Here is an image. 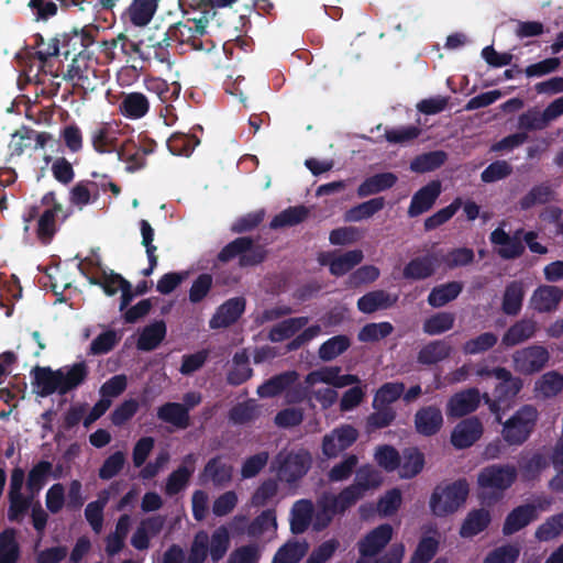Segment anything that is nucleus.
I'll return each mask as SVG.
<instances>
[{
	"mask_svg": "<svg viewBox=\"0 0 563 563\" xmlns=\"http://www.w3.org/2000/svg\"><path fill=\"white\" fill-rule=\"evenodd\" d=\"M117 155L121 162L126 163L128 172H136L146 165L145 156L132 140L124 141Z\"/></svg>",
	"mask_w": 563,
	"mask_h": 563,
	"instance_id": "42",
	"label": "nucleus"
},
{
	"mask_svg": "<svg viewBox=\"0 0 563 563\" xmlns=\"http://www.w3.org/2000/svg\"><path fill=\"white\" fill-rule=\"evenodd\" d=\"M229 420L234 424H246L258 417V406L250 399L234 405L228 413Z\"/></svg>",
	"mask_w": 563,
	"mask_h": 563,
	"instance_id": "56",
	"label": "nucleus"
},
{
	"mask_svg": "<svg viewBox=\"0 0 563 563\" xmlns=\"http://www.w3.org/2000/svg\"><path fill=\"white\" fill-rule=\"evenodd\" d=\"M148 110V100L141 92H130L125 95L120 103L121 113L130 119L143 118Z\"/></svg>",
	"mask_w": 563,
	"mask_h": 563,
	"instance_id": "40",
	"label": "nucleus"
},
{
	"mask_svg": "<svg viewBox=\"0 0 563 563\" xmlns=\"http://www.w3.org/2000/svg\"><path fill=\"white\" fill-rule=\"evenodd\" d=\"M438 258L434 254L417 256L410 260L402 269L405 279L424 280L434 275Z\"/></svg>",
	"mask_w": 563,
	"mask_h": 563,
	"instance_id": "22",
	"label": "nucleus"
},
{
	"mask_svg": "<svg viewBox=\"0 0 563 563\" xmlns=\"http://www.w3.org/2000/svg\"><path fill=\"white\" fill-rule=\"evenodd\" d=\"M245 310V299L235 297L223 302L210 320V328H228L235 323Z\"/></svg>",
	"mask_w": 563,
	"mask_h": 563,
	"instance_id": "19",
	"label": "nucleus"
},
{
	"mask_svg": "<svg viewBox=\"0 0 563 563\" xmlns=\"http://www.w3.org/2000/svg\"><path fill=\"white\" fill-rule=\"evenodd\" d=\"M232 471V466L223 462L221 455H217L207 462L200 475V479L202 483L205 479H209L213 485L221 486L231 481Z\"/></svg>",
	"mask_w": 563,
	"mask_h": 563,
	"instance_id": "31",
	"label": "nucleus"
},
{
	"mask_svg": "<svg viewBox=\"0 0 563 563\" xmlns=\"http://www.w3.org/2000/svg\"><path fill=\"white\" fill-rule=\"evenodd\" d=\"M538 324L533 319L523 318L511 324L501 338V345L512 347L536 335Z\"/></svg>",
	"mask_w": 563,
	"mask_h": 563,
	"instance_id": "21",
	"label": "nucleus"
},
{
	"mask_svg": "<svg viewBox=\"0 0 563 563\" xmlns=\"http://www.w3.org/2000/svg\"><path fill=\"white\" fill-rule=\"evenodd\" d=\"M492 522V515L486 508L472 509L463 520L460 528L462 538H473L485 531Z\"/></svg>",
	"mask_w": 563,
	"mask_h": 563,
	"instance_id": "26",
	"label": "nucleus"
},
{
	"mask_svg": "<svg viewBox=\"0 0 563 563\" xmlns=\"http://www.w3.org/2000/svg\"><path fill=\"white\" fill-rule=\"evenodd\" d=\"M563 298V290L558 286L541 285L532 294L531 307L539 312L555 310Z\"/></svg>",
	"mask_w": 563,
	"mask_h": 563,
	"instance_id": "23",
	"label": "nucleus"
},
{
	"mask_svg": "<svg viewBox=\"0 0 563 563\" xmlns=\"http://www.w3.org/2000/svg\"><path fill=\"white\" fill-rule=\"evenodd\" d=\"M60 212H63V206H55L45 209L40 216L37 221L36 235L42 244H49L53 240L57 231L56 219Z\"/></svg>",
	"mask_w": 563,
	"mask_h": 563,
	"instance_id": "36",
	"label": "nucleus"
},
{
	"mask_svg": "<svg viewBox=\"0 0 563 563\" xmlns=\"http://www.w3.org/2000/svg\"><path fill=\"white\" fill-rule=\"evenodd\" d=\"M539 514H536L534 507L531 504L517 506L506 516L503 533L511 536L537 520Z\"/></svg>",
	"mask_w": 563,
	"mask_h": 563,
	"instance_id": "20",
	"label": "nucleus"
},
{
	"mask_svg": "<svg viewBox=\"0 0 563 563\" xmlns=\"http://www.w3.org/2000/svg\"><path fill=\"white\" fill-rule=\"evenodd\" d=\"M483 434V424L477 417L461 420L453 429L451 443L455 449L472 446Z\"/></svg>",
	"mask_w": 563,
	"mask_h": 563,
	"instance_id": "14",
	"label": "nucleus"
},
{
	"mask_svg": "<svg viewBox=\"0 0 563 563\" xmlns=\"http://www.w3.org/2000/svg\"><path fill=\"white\" fill-rule=\"evenodd\" d=\"M385 207V198L376 197L352 207L345 212L344 219L349 222H358L373 217Z\"/></svg>",
	"mask_w": 563,
	"mask_h": 563,
	"instance_id": "44",
	"label": "nucleus"
},
{
	"mask_svg": "<svg viewBox=\"0 0 563 563\" xmlns=\"http://www.w3.org/2000/svg\"><path fill=\"white\" fill-rule=\"evenodd\" d=\"M341 490L338 495L323 493L317 500V511L313 519V528L322 531L330 526L336 515H344L354 505L346 501Z\"/></svg>",
	"mask_w": 563,
	"mask_h": 563,
	"instance_id": "7",
	"label": "nucleus"
},
{
	"mask_svg": "<svg viewBox=\"0 0 563 563\" xmlns=\"http://www.w3.org/2000/svg\"><path fill=\"white\" fill-rule=\"evenodd\" d=\"M20 547L13 529L0 532V563H18Z\"/></svg>",
	"mask_w": 563,
	"mask_h": 563,
	"instance_id": "55",
	"label": "nucleus"
},
{
	"mask_svg": "<svg viewBox=\"0 0 563 563\" xmlns=\"http://www.w3.org/2000/svg\"><path fill=\"white\" fill-rule=\"evenodd\" d=\"M299 375L296 371H287L265 380L262 385L257 387V395L261 398H273L290 387L298 379Z\"/></svg>",
	"mask_w": 563,
	"mask_h": 563,
	"instance_id": "25",
	"label": "nucleus"
},
{
	"mask_svg": "<svg viewBox=\"0 0 563 563\" xmlns=\"http://www.w3.org/2000/svg\"><path fill=\"white\" fill-rule=\"evenodd\" d=\"M34 496L31 493L27 496L23 494L8 495V520L10 522H20L31 508Z\"/></svg>",
	"mask_w": 563,
	"mask_h": 563,
	"instance_id": "60",
	"label": "nucleus"
},
{
	"mask_svg": "<svg viewBox=\"0 0 563 563\" xmlns=\"http://www.w3.org/2000/svg\"><path fill=\"white\" fill-rule=\"evenodd\" d=\"M96 70L90 66V57L79 55L77 58H73L64 79L74 81V86L81 88L85 91H92L95 86L91 77H96Z\"/></svg>",
	"mask_w": 563,
	"mask_h": 563,
	"instance_id": "17",
	"label": "nucleus"
},
{
	"mask_svg": "<svg viewBox=\"0 0 563 563\" xmlns=\"http://www.w3.org/2000/svg\"><path fill=\"white\" fill-rule=\"evenodd\" d=\"M158 0H132L128 8L130 21L135 26L146 25L157 10Z\"/></svg>",
	"mask_w": 563,
	"mask_h": 563,
	"instance_id": "38",
	"label": "nucleus"
},
{
	"mask_svg": "<svg viewBox=\"0 0 563 563\" xmlns=\"http://www.w3.org/2000/svg\"><path fill=\"white\" fill-rule=\"evenodd\" d=\"M375 409L366 419V429L368 432L386 428L396 419V411L391 406H380L373 402Z\"/></svg>",
	"mask_w": 563,
	"mask_h": 563,
	"instance_id": "57",
	"label": "nucleus"
},
{
	"mask_svg": "<svg viewBox=\"0 0 563 563\" xmlns=\"http://www.w3.org/2000/svg\"><path fill=\"white\" fill-rule=\"evenodd\" d=\"M424 455L417 448H409L404 451L402 461L400 460V476L402 478H412L423 468Z\"/></svg>",
	"mask_w": 563,
	"mask_h": 563,
	"instance_id": "49",
	"label": "nucleus"
},
{
	"mask_svg": "<svg viewBox=\"0 0 563 563\" xmlns=\"http://www.w3.org/2000/svg\"><path fill=\"white\" fill-rule=\"evenodd\" d=\"M441 194V184L439 180H432L426 186L421 187L413 194L409 208L408 216L410 218L418 217L432 208L435 200Z\"/></svg>",
	"mask_w": 563,
	"mask_h": 563,
	"instance_id": "18",
	"label": "nucleus"
},
{
	"mask_svg": "<svg viewBox=\"0 0 563 563\" xmlns=\"http://www.w3.org/2000/svg\"><path fill=\"white\" fill-rule=\"evenodd\" d=\"M398 300V296H391L385 290L378 289L369 291L357 299V309L366 314L374 313L377 310L391 308Z\"/></svg>",
	"mask_w": 563,
	"mask_h": 563,
	"instance_id": "27",
	"label": "nucleus"
},
{
	"mask_svg": "<svg viewBox=\"0 0 563 563\" xmlns=\"http://www.w3.org/2000/svg\"><path fill=\"white\" fill-rule=\"evenodd\" d=\"M470 484L465 477L448 484H439L434 487L429 507L433 516L446 517L456 512L467 500Z\"/></svg>",
	"mask_w": 563,
	"mask_h": 563,
	"instance_id": "3",
	"label": "nucleus"
},
{
	"mask_svg": "<svg viewBox=\"0 0 563 563\" xmlns=\"http://www.w3.org/2000/svg\"><path fill=\"white\" fill-rule=\"evenodd\" d=\"M497 334L494 332H484L473 339L467 340L463 344L462 351L465 355H476L492 350L497 344Z\"/></svg>",
	"mask_w": 563,
	"mask_h": 563,
	"instance_id": "59",
	"label": "nucleus"
},
{
	"mask_svg": "<svg viewBox=\"0 0 563 563\" xmlns=\"http://www.w3.org/2000/svg\"><path fill=\"white\" fill-rule=\"evenodd\" d=\"M307 551L308 544L306 541L290 540L277 550L272 563H298Z\"/></svg>",
	"mask_w": 563,
	"mask_h": 563,
	"instance_id": "46",
	"label": "nucleus"
},
{
	"mask_svg": "<svg viewBox=\"0 0 563 563\" xmlns=\"http://www.w3.org/2000/svg\"><path fill=\"white\" fill-rule=\"evenodd\" d=\"M308 322V317H296L283 320L271 329L268 340L275 343L283 342L295 335L299 330L306 327Z\"/></svg>",
	"mask_w": 563,
	"mask_h": 563,
	"instance_id": "39",
	"label": "nucleus"
},
{
	"mask_svg": "<svg viewBox=\"0 0 563 563\" xmlns=\"http://www.w3.org/2000/svg\"><path fill=\"white\" fill-rule=\"evenodd\" d=\"M539 412L532 405L521 406L510 418L501 422V437L509 445H522L532 434Z\"/></svg>",
	"mask_w": 563,
	"mask_h": 563,
	"instance_id": "4",
	"label": "nucleus"
},
{
	"mask_svg": "<svg viewBox=\"0 0 563 563\" xmlns=\"http://www.w3.org/2000/svg\"><path fill=\"white\" fill-rule=\"evenodd\" d=\"M525 288L522 282H510L504 291L501 310L507 316H517L522 309Z\"/></svg>",
	"mask_w": 563,
	"mask_h": 563,
	"instance_id": "35",
	"label": "nucleus"
},
{
	"mask_svg": "<svg viewBox=\"0 0 563 563\" xmlns=\"http://www.w3.org/2000/svg\"><path fill=\"white\" fill-rule=\"evenodd\" d=\"M383 483L382 474L371 464H364L355 470L354 482L342 489L344 499L355 505L371 489H376Z\"/></svg>",
	"mask_w": 563,
	"mask_h": 563,
	"instance_id": "8",
	"label": "nucleus"
},
{
	"mask_svg": "<svg viewBox=\"0 0 563 563\" xmlns=\"http://www.w3.org/2000/svg\"><path fill=\"white\" fill-rule=\"evenodd\" d=\"M309 216V209L306 206L288 207L271 221L272 229H280L285 227H294L303 222Z\"/></svg>",
	"mask_w": 563,
	"mask_h": 563,
	"instance_id": "45",
	"label": "nucleus"
},
{
	"mask_svg": "<svg viewBox=\"0 0 563 563\" xmlns=\"http://www.w3.org/2000/svg\"><path fill=\"white\" fill-rule=\"evenodd\" d=\"M350 346V338L344 334H339L323 342L319 347L318 354L322 361L330 362L343 354Z\"/></svg>",
	"mask_w": 563,
	"mask_h": 563,
	"instance_id": "50",
	"label": "nucleus"
},
{
	"mask_svg": "<svg viewBox=\"0 0 563 563\" xmlns=\"http://www.w3.org/2000/svg\"><path fill=\"white\" fill-rule=\"evenodd\" d=\"M448 159L446 152L442 150L431 151L417 155L410 163V169L423 174L440 168Z\"/></svg>",
	"mask_w": 563,
	"mask_h": 563,
	"instance_id": "41",
	"label": "nucleus"
},
{
	"mask_svg": "<svg viewBox=\"0 0 563 563\" xmlns=\"http://www.w3.org/2000/svg\"><path fill=\"white\" fill-rule=\"evenodd\" d=\"M313 515V505L309 499L297 500L290 511V530L301 534L309 528Z\"/></svg>",
	"mask_w": 563,
	"mask_h": 563,
	"instance_id": "34",
	"label": "nucleus"
},
{
	"mask_svg": "<svg viewBox=\"0 0 563 563\" xmlns=\"http://www.w3.org/2000/svg\"><path fill=\"white\" fill-rule=\"evenodd\" d=\"M230 547V534L225 526L218 527L209 539V554L213 562L220 561Z\"/></svg>",
	"mask_w": 563,
	"mask_h": 563,
	"instance_id": "58",
	"label": "nucleus"
},
{
	"mask_svg": "<svg viewBox=\"0 0 563 563\" xmlns=\"http://www.w3.org/2000/svg\"><path fill=\"white\" fill-rule=\"evenodd\" d=\"M157 418L170 423L178 429H187L190 426L188 407L179 402H165L157 408Z\"/></svg>",
	"mask_w": 563,
	"mask_h": 563,
	"instance_id": "29",
	"label": "nucleus"
},
{
	"mask_svg": "<svg viewBox=\"0 0 563 563\" xmlns=\"http://www.w3.org/2000/svg\"><path fill=\"white\" fill-rule=\"evenodd\" d=\"M475 261V253L473 249L462 246L454 247L448 251L441 257V263L448 269H455L459 267H465L473 264Z\"/></svg>",
	"mask_w": 563,
	"mask_h": 563,
	"instance_id": "53",
	"label": "nucleus"
},
{
	"mask_svg": "<svg viewBox=\"0 0 563 563\" xmlns=\"http://www.w3.org/2000/svg\"><path fill=\"white\" fill-rule=\"evenodd\" d=\"M166 323L164 320H157L143 328L136 341V347L140 351L155 350L166 336Z\"/></svg>",
	"mask_w": 563,
	"mask_h": 563,
	"instance_id": "33",
	"label": "nucleus"
},
{
	"mask_svg": "<svg viewBox=\"0 0 563 563\" xmlns=\"http://www.w3.org/2000/svg\"><path fill=\"white\" fill-rule=\"evenodd\" d=\"M53 464L48 461H40L29 472L26 478V489L32 495L41 492L52 474Z\"/></svg>",
	"mask_w": 563,
	"mask_h": 563,
	"instance_id": "47",
	"label": "nucleus"
},
{
	"mask_svg": "<svg viewBox=\"0 0 563 563\" xmlns=\"http://www.w3.org/2000/svg\"><path fill=\"white\" fill-rule=\"evenodd\" d=\"M495 379L498 380V384L494 388V396L498 399L509 401L515 398L522 388L521 378L515 377L506 367L497 366Z\"/></svg>",
	"mask_w": 563,
	"mask_h": 563,
	"instance_id": "24",
	"label": "nucleus"
},
{
	"mask_svg": "<svg viewBox=\"0 0 563 563\" xmlns=\"http://www.w3.org/2000/svg\"><path fill=\"white\" fill-rule=\"evenodd\" d=\"M481 401V395L477 388L454 394L448 401L446 413L452 418H462L474 412Z\"/></svg>",
	"mask_w": 563,
	"mask_h": 563,
	"instance_id": "16",
	"label": "nucleus"
},
{
	"mask_svg": "<svg viewBox=\"0 0 563 563\" xmlns=\"http://www.w3.org/2000/svg\"><path fill=\"white\" fill-rule=\"evenodd\" d=\"M119 131L113 129L109 123H104L96 129L91 134L92 147L100 154L113 153L118 154L120 145L118 142Z\"/></svg>",
	"mask_w": 563,
	"mask_h": 563,
	"instance_id": "28",
	"label": "nucleus"
},
{
	"mask_svg": "<svg viewBox=\"0 0 563 563\" xmlns=\"http://www.w3.org/2000/svg\"><path fill=\"white\" fill-rule=\"evenodd\" d=\"M554 191L549 183H541L533 186L520 200L519 206L522 210H529L536 205H545L553 199Z\"/></svg>",
	"mask_w": 563,
	"mask_h": 563,
	"instance_id": "48",
	"label": "nucleus"
},
{
	"mask_svg": "<svg viewBox=\"0 0 563 563\" xmlns=\"http://www.w3.org/2000/svg\"><path fill=\"white\" fill-rule=\"evenodd\" d=\"M397 179V176L390 172L379 173L369 176L364 181H362L361 185L357 187V196L361 198H365L390 189L391 187L395 186Z\"/></svg>",
	"mask_w": 563,
	"mask_h": 563,
	"instance_id": "32",
	"label": "nucleus"
},
{
	"mask_svg": "<svg viewBox=\"0 0 563 563\" xmlns=\"http://www.w3.org/2000/svg\"><path fill=\"white\" fill-rule=\"evenodd\" d=\"M537 389L547 397H555L563 390V375L551 371L542 375L537 382Z\"/></svg>",
	"mask_w": 563,
	"mask_h": 563,
	"instance_id": "64",
	"label": "nucleus"
},
{
	"mask_svg": "<svg viewBox=\"0 0 563 563\" xmlns=\"http://www.w3.org/2000/svg\"><path fill=\"white\" fill-rule=\"evenodd\" d=\"M357 437V430L351 424H343L333 429L322 439L323 455L328 459L338 457L343 451L355 443Z\"/></svg>",
	"mask_w": 563,
	"mask_h": 563,
	"instance_id": "11",
	"label": "nucleus"
},
{
	"mask_svg": "<svg viewBox=\"0 0 563 563\" xmlns=\"http://www.w3.org/2000/svg\"><path fill=\"white\" fill-rule=\"evenodd\" d=\"M208 21L201 19H186L169 26V36L177 44H189L195 49L202 47L200 37L206 33Z\"/></svg>",
	"mask_w": 563,
	"mask_h": 563,
	"instance_id": "10",
	"label": "nucleus"
},
{
	"mask_svg": "<svg viewBox=\"0 0 563 563\" xmlns=\"http://www.w3.org/2000/svg\"><path fill=\"white\" fill-rule=\"evenodd\" d=\"M276 460L278 478L289 485L298 483L308 473L312 462L310 453L306 450L291 451L286 455L279 453Z\"/></svg>",
	"mask_w": 563,
	"mask_h": 563,
	"instance_id": "6",
	"label": "nucleus"
},
{
	"mask_svg": "<svg viewBox=\"0 0 563 563\" xmlns=\"http://www.w3.org/2000/svg\"><path fill=\"white\" fill-rule=\"evenodd\" d=\"M454 321L455 317L452 312H437L424 320L422 330L428 335H439L451 330Z\"/></svg>",
	"mask_w": 563,
	"mask_h": 563,
	"instance_id": "52",
	"label": "nucleus"
},
{
	"mask_svg": "<svg viewBox=\"0 0 563 563\" xmlns=\"http://www.w3.org/2000/svg\"><path fill=\"white\" fill-rule=\"evenodd\" d=\"M443 422L442 411L435 405L423 406L413 416L416 432L423 437H432L439 433Z\"/></svg>",
	"mask_w": 563,
	"mask_h": 563,
	"instance_id": "13",
	"label": "nucleus"
},
{
	"mask_svg": "<svg viewBox=\"0 0 563 563\" xmlns=\"http://www.w3.org/2000/svg\"><path fill=\"white\" fill-rule=\"evenodd\" d=\"M239 257L241 267L255 266L266 257V251L262 245L254 244L250 236H241L228 243L218 254V261L228 263Z\"/></svg>",
	"mask_w": 563,
	"mask_h": 563,
	"instance_id": "5",
	"label": "nucleus"
},
{
	"mask_svg": "<svg viewBox=\"0 0 563 563\" xmlns=\"http://www.w3.org/2000/svg\"><path fill=\"white\" fill-rule=\"evenodd\" d=\"M463 290L460 282H449L431 289L428 296V303L433 308H440L456 299Z\"/></svg>",
	"mask_w": 563,
	"mask_h": 563,
	"instance_id": "37",
	"label": "nucleus"
},
{
	"mask_svg": "<svg viewBox=\"0 0 563 563\" xmlns=\"http://www.w3.org/2000/svg\"><path fill=\"white\" fill-rule=\"evenodd\" d=\"M563 530V512L549 517L534 533L539 541H550L559 537Z\"/></svg>",
	"mask_w": 563,
	"mask_h": 563,
	"instance_id": "63",
	"label": "nucleus"
},
{
	"mask_svg": "<svg viewBox=\"0 0 563 563\" xmlns=\"http://www.w3.org/2000/svg\"><path fill=\"white\" fill-rule=\"evenodd\" d=\"M59 41L60 47L64 49L62 54L67 59L70 55H74V58H77L79 55L90 57L87 48L93 44L95 38L91 32L82 29L62 34Z\"/></svg>",
	"mask_w": 563,
	"mask_h": 563,
	"instance_id": "15",
	"label": "nucleus"
},
{
	"mask_svg": "<svg viewBox=\"0 0 563 563\" xmlns=\"http://www.w3.org/2000/svg\"><path fill=\"white\" fill-rule=\"evenodd\" d=\"M452 346L444 340L430 341L423 345L417 355V362L421 365H434L451 356Z\"/></svg>",
	"mask_w": 563,
	"mask_h": 563,
	"instance_id": "30",
	"label": "nucleus"
},
{
	"mask_svg": "<svg viewBox=\"0 0 563 563\" xmlns=\"http://www.w3.org/2000/svg\"><path fill=\"white\" fill-rule=\"evenodd\" d=\"M549 358V351L542 345H530L516 351L512 355L516 371L525 375L542 371Z\"/></svg>",
	"mask_w": 563,
	"mask_h": 563,
	"instance_id": "9",
	"label": "nucleus"
},
{
	"mask_svg": "<svg viewBox=\"0 0 563 563\" xmlns=\"http://www.w3.org/2000/svg\"><path fill=\"white\" fill-rule=\"evenodd\" d=\"M406 390V386L402 382H387L384 383L374 396V404L390 406L397 401Z\"/></svg>",
	"mask_w": 563,
	"mask_h": 563,
	"instance_id": "61",
	"label": "nucleus"
},
{
	"mask_svg": "<svg viewBox=\"0 0 563 563\" xmlns=\"http://www.w3.org/2000/svg\"><path fill=\"white\" fill-rule=\"evenodd\" d=\"M364 258L362 250H351L339 256H335L329 263L331 275L340 277L357 266Z\"/></svg>",
	"mask_w": 563,
	"mask_h": 563,
	"instance_id": "43",
	"label": "nucleus"
},
{
	"mask_svg": "<svg viewBox=\"0 0 563 563\" xmlns=\"http://www.w3.org/2000/svg\"><path fill=\"white\" fill-rule=\"evenodd\" d=\"M358 464V456L356 454H347L342 461L334 464L327 473L330 483H339L347 481L355 472Z\"/></svg>",
	"mask_w": 563,
	"mask_h": 563,
	"instance_id": "54",
	"label": "nucleus"
},
{
	"mask_svg": "<svg viewBox=\"0 0 563 563\" xmlns=\"http://www.w3.org/2000/svg\"><path fill=\"white\" fill-rule=\"evenodd\" d=\"M199 143V139L194 134L175 132L167 140V147L173 155L188 156Z\"/></svg>",
	"mask_w": 563,
	"mask_h": 563,
	"instance_id": "51",
	"label": "nucleus"
},
{
	"mask_svg": "<svg viewBox=\"0 0 563 563\" xmlns=\"http://www.w3.org/2000/svg\"><path fill=\"white\" fill-rule=\"evenodd\" d=\"M393 527L383 523L366 533L358 542L357 548L362 558L377 555L391 540Z\"/></svg>",
	"mask_w": 563,
	"mask_h": 563,
	"instance_id": "12",
	"label": "nucleus"
},
{
	"mask_svg": "<svg viewBox=\"0 0 563 563\" xmlns=\"http://www.w3.org/2000/svg\"><path fill=\"white\" fill-rule=\"evenodd\" d=\"M89 367L85 361L65 365L57 369L36 365L31 369L33 393L45 398L53 394L65 396L76 390L88 378Z\"/></svg>",
	"mask_w": 563,
	"mask_h": 563,
	"instance_id": "1",
	"label": "nucleus"
},
{
	"mask_svg": "<svg viewBox=\"0 0 563 563\" xmlns=\"http://www.w3.org/2000/svg\"><path fill=\"white\" fill-rule=\"evenodd\" d=\"M517 479V470L510 464H492L483 467L477 475L482 505L493 506Z\"/></svg>",
	"mask_w": 563,
	"mask_h": 563,
	"instance_id": "2",
	"label": "nucleus"
},
{
	"mask_svg": "<svg viewBox=\"0 0 563 563\" xmlns=\"http://www.w3.org/2000/svg\"><path fill=\"white\" fill-rule=\"evenodd\" d=\"M439 540L434 537L423 536L413 551L409 563H429L439 550Z\"/></svg>",
	"mask_w": 563,
	"mask_h": 563,
	"instance_id": "62",
	"label": "nucleus"
}]
</instances>
